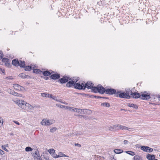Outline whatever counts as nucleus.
<instances>
[{
	"instance_id": "f257e3e1",
	"label": "nucleus",
	"mask_w": 160,
	"mask_h": 160,
	"mask_svg": "<svg viewBox=\"0 0 160 160\" xmlns=\"http://www.w3.org/2000/svg\"><path fill=\"white\" fill-rule=\"evenodd\" d=\"M15 102L20 107L24 110H32L33 108L32 105L22 100H17L15 101Z\"/></svg>"
},
{
	"instance_id": "f03ea898",
	"label": "nucleus",
	"mask_w": 160,
	"mask_h": 160,
	"mask_svg": "<svg viewBox=\"0 0 160 160\" xmlns=\"http://www.w3.org/2000/svg\"><path fill=\"white\" fill-rule=\"evenodd\" d=\"M130 89H125V92H122L121 91L117 92L115 96L116 97H119L122 98H126L129 99L131 98V96L129 95L130 94Z\"/></svg>"
},
{
	"instance_id": "7ed1b4c3",
	"label": "nucleus",
	"mask_w": 160,
	"mask_h": 160,
	"mask_svg": "<svg viewBox=\"0 0 160 160\" xmlns=\"http://www.w3.org/2000/svg\"><path fill=\"white\" fill-rule=\"evenodd\" d=\"M55 121L52 120H48L46 118L42 119L41 122V124L42 125L48 126L51 125L54 123Z\"/></svg>"
},
{
	"instance_id": "20e7f679",
	"label": "nucleus",
	"mask_w": 160,
	"mask_h": 160,
	"mask_svg": "<svg viewBox=\"0 0 160 160\" xmlns=\"http://www.w3.org/2000/svg\"><path fill=\"white\" fill-rule=\"evenodd\" d=\"M74 87L75 88L78 89L84 90L85 89L84 84L83 83H82L81 84L78 83H76L74 84Z\"/></svg>"
},
{
	"instance_id": "39448f33",
	"label": "nucleus",
	"mask_w": 160,
	"mask_h": 160,
	"mask_svg": "<svg viewBox=\"0 0 160 160\" xmlns=\"http://www.w3.org/2000/svg\"><path fill=\"white\" fill-rule=\"evenodd\" d=\"M141 149L144 152H151L153 151V149L148 146H141Z\"/></svg>"
},
{
	"instance_id": "423d86ee",
	"label": "nucleus",
	"mask_w": 160,
	"mask_h": 160,
	"mask_svg": "<svg viewBox=\"0 0 160 160\" xmlns=\"http://www.w3.org/2000/svg\"><path fill=\"white\" fill-rule=\"evenodd\" d=\"M32 156L36 160H42L39 155V152L38 149H36L34 153L33 154Z\"/></svg>"
},
{
	"instance_id": "0eeeda50",
	"label": "nucleus",
	"mask_w": 160,
	"mask_h": 160,
	"mask_svg": "<svg viewBox=\"0 0 160 160\" xmlns=\"http://www.w3.org/2000/svg\"><path fill=\"white\" fill-rule=\"evenodd\" d=\"M141 98L142 100H148L150 98V94L144 92L141 95Z\"/></svg>"
},
{
	"instance_id": "6e6552de",
	"label": "nucleus",
	"mask_w": 160,
	"mask_h": 160,
	"mask_svg": "<svg viewBox=\"0 0 160 160\" xmlns=\"http://www.w3.org/2000/svg\"><path fill=\"white\" fill-rule=\"evenodd\" d=\"M130 94L131 95V97L134 98H141V94L140 93L137 92H132V91L130 90Z\"/></svg>"
},
{
	"instance_id": "1a4fd4ad",
	"label": "nucleus",
	"mask_w": 160,
	"mask_h": 160,
	"mask_svg": "<svg viewBox=\"0 0 160 160\" xmlns=\"http://www.w3.org/2000/svg\"><path fill=\"white\" fill-rule=\"evenodd\" d=\"M70 80V77L67 76H64L62 78L58 80V81L61 83H64Z\"/></svg>"
},
{
	"instance_id": "9d476101",
	"label": "nucleus",
	"mask_w": 160,
	"mask_h": 160,
	"mask_svg": "<svg viewBox=\"0 0 160 160\" xmlns=\"http://www.w3.org/2000/svg\"><path fill=\"white\" fill-rule=\"evenodd\" d=\"M116 90L113 88H109L106 89V93L109 95H112L116 93Z\"/></svg>"
},
{
	"instance_id": "9b49d317",
	"label": "nucleus",
	"mask_w": 160,
	"mask_h": 160,
	"mask_svg": "<svg viewBox=\"0 0 160 160\" xmlns=\"http://www.w3.org/2000/svg\"><path fill=\"white\" fill-rule=\"evenodd\" d=\"M88 111H90L89 110L87 109H81L77 108L76 112H77L79 114H86Z\"/></svg>"
},
{
	"instance_id": "f8f14e48",
	"label": "nucleus",
	"mask_w": 160,
	"mask_h": 160,
	"mask_svg": "<svg viewBox=\"0 0 160 160\" xmlns=\"http://www.w3.org/2000/svg\"><path fill=\"white\" fill-rule=\"evenodd\" d=\"M98 92L100 94L106 93V89L101 85H98Z\"/></svg>"
},
{
	"instance_id": "ddd939ff",
	"label": "nucleus",
	"mask_w": 160,
	"mask_h": 160,
	"mask_svg": "<svg viewBox=\"0 0 160 160\" xmlns=\"http://www.w3.org/2000/svg\"><path fill=\"white\" fill-rule=\"evenodd\" d=\"M93 86V84L91 82H88L86 84H84L85 88H87L88 89H91Z\"/></svg>"
},
{
	"instance_id": "4468645a",
	"label": "nucleus",
	"mask_w": 160,
	"mask_h": 160,
	"mask_svg": "<svg viewBox=\"0 0 160 160\" xmlns=\"http://www.w3.org/2000/svg\"><path fill=\"white\" fill-rule=\"evenodd\" d=\"M13 87L14 89L17 90H22L23 87L18 84H14L13 85Z\"/></svg>"
},
{
	"instance_id": "2eb2a0df",
	"label": "nucleus",
	"mask_w": 160,
	"mask_h": 160,
	"mask_svg": "<svg viewBox=\"0 0 160 160\" xmlns=\"http://www.w3.org/2000/svg\"><path fill=\"white\" fill-rule=\"evenodd\" d=\"M18 59H14L12 60V64L16 67H18L20 65Z\"/></svg>"
},
{
	"instance_id": "dca6fc26",
	"label": "nucleus",
	"mask_w": 160,
	"mask_h": 160,
	"mask_svg": "<svg viewBox=\"0 0 160 160\" xmlns=\"http://www.w3.org/2000/svg\"><path fill=\"white\" fill-rule=\"evenodd\" d=\"M147 158L149 160H153L155 158V155L153 154H150L147 153L146 156Z\"/></svg>"
},
{
	"instance_id": "f3484780",
	"label": "nucleus",
	"mask_w": 160,
	"mask_h": 160,
	"mask_svg": "<svg viewBox=\"0 0 160 160\" xmlns=\"http://www.w3.org/2000/svg\"><path fill=\"white\" fill-rule=\"evenodd\" d=\"M60 77V75L59 74H53L51 75L50 76L51 79L54 80L58 79Z\"/></svg>"
},
{
	"instance_id": "a211bd4d",
	"label": "nucleus",
	"mask_w": 160,
	"mask_h": 160,
	"mask_svg": "<svg viewBox=\"0 0 160 160\" xmlns=\"http://www.w3.org/2000/svg\"><path fill=\"white\" fill-rule=\"evenodd\" d=\"M120 129H121L122 130H127L129 131H131L132 129V128H128L125 126H123L122 125H120Z\"/></svg>"
},
{
	"instance_id": "6ab92c4d",
	"label": "nucleus",
	"mask_w": 160,
	"mask_h": 160,
	"mask_svg": "<svg viewBox=\"0 0 160 160\" xmlns=\"http://www.w3.org/2000/svg\"><path fill=\"white\" fill-rule=\"evenodd\" d=\"M73 82L72 80L69 81L66 84V86L68 87H71L73 86H74Z\"/></svg>"
},
{
	"instance_id": "aec40b11",
	"label": "nucleus",
	"mask_w": 160,
	"mask_h": 160,
	"mask_svg": "<svg viewBox=\"0 0 160 160\" xmlns=\"http://www.w3.org/2000/svg\"><path fill=\"white\" fill-rule=\"evenodd\" d=\"M91 89L92 91L94 92V93H96L98 92V85L96 87H93V86Z\"/></svg>"
},
{
	"instance_id": "412c9836",
	"label": "nucleus",
	"mask_w": 160,
	"mask_h": 160,
	"mask_svg": "<svg viewBox=\"0 0 160 160\" xmlns=\"http://www.w3.org/2000/svg\"><path fill=\"white\" fill-rule=\"evenodd\" d=\"M120 124H116L114 125H113V126L112 128L115 130H119L120 129Z\"/></svg>"
},
{
	"instance_id": "4be33fe9",
	"label": "nucleus",
	"mask_w": 160,
	"mask_h": 160,
	"mask_svg": "<svg viewBox=\"0 0 160 160\" xmlns=\"http://www.w3.org/2000/svg\"><path fill=\"white\" fill-rule=\"evenodd\" d=\"M19 66L21 68H24L25 66V62L24 61L20 60L19 62Z\"/></svg>"
},
{
	"instance_id": "5701e85b",
	"label": "nucleus",
	"mask_w": 160,
	"mask_h": 160,
	"mask_svg": "<svg viewBox=\"0 0 160 160\" xmlns=\"http://www.w3.org/2000/svg\"><path fill=\"white\" fill-rule=\"evenodd\" d=\"M114 152L115 153L118 154L121 153L122 152H123V151L122 149H116L114 150Z\"/></svg>"
},
{
	"instance_id": "b1692460",
	"label": "nucleus",
	"mask_w": 160,
	"mask_h": 160,
	"mask_svg": "<svg viewBox=\"0 0 160 160\" xmlns=\"http://www.w3.org/2000/svg\"><path fill=\"white\" fill-rule=\"evenodd\" d=\"M128 106L130 107H132L135 109H137L138 108V106L137 105L132 103H129Z\"/></svg>"
},
{
	"instance_id": "393cba45",
	"label": "nucleus",
	"mask_w": 160,
	"mask_h": 160,
	"mask_svg": "<svg viewBox=\"0 0 160 160\" xmlns=\"http://www.w3.org/2000/svg\"><path fill=\"white\" fill-rule=\"evenodd\" d=\"M43 75L44 76H49L51 75V73L48 71H46L42 72Z\"/></svg>"
},
{
	"instance_id": "a878e982",
	"label": "nucleus",
	"mask_w": 160,
	"mask_h": 160,
	"mask_svg": "<svg viewBox=\"0 0 160 160\" xmlns=\"http://www.w3.org/2000/svg\"><path fill=\"white\" fill-rule=\"evenodd\" d=\"M133 160H142V158L138 155H135L133 158Z\"/></svg>"
},
{
	"instance_id": "bb28decb",
	"label": "nucleus",
	"mask_w": 160,
	"mask_h": 160,
	"mask_svg": "<svg viewBox=\"0 0 160 160\" xmlns=\"http://www.w3.org/2000/svg\"><path fill=\"white\" fill-rule=\"evenodd\" d=\"M33 72L37 74H40L42 72V71L40 69H33Z\"/></svg>"
},
{
	"instance_id": "cd10ccee",
	"label": "nucleus",
	"mask_w": 160,
	"mask_h": 160,
	"mask_svg": "<svg viewBox=\"0 0 160 160\" xmlns=\"http://www.w3.org/2000/svg\"><path fill=\"white\" fill-rule=\"evenodd\" d=\"M79 80V78H77L76 79V78L73 77V78H70V80H72L74 83H76V82Z\"/></svg>"
},
{
	"instance_id": "c85d7f7f",
	"label": "nucleus",
	"mask_w": 160,
	"mask_h": 160,
	"mask_svg": "<svg viewBox=\"0 0 160 160\" xmlns=\"http://www.w3.org/2000/svg\"><path fill=\"white\" fill-rule=\"evenodd\" d=\"M101 105L106 107H109L110 106V104L108 102H104L101 104Z\"/></svg>"
},
{
	"instance_id": "c756f323",
	"label": "nucleus",
	"mask_w": 160,
	"mask_h": 160,
	"mask_svg": "<svg viewBox=\"0 0 160 160\" xmlns=\"http://www.w3.org/2000/svg\"><path fill=\"white\" fill-rule=\"evenodd\" d=\"M26 71H30L32 69V67L29 66H25L23 68Z\"/></svg>"
},
{
	"instance_id": "7c9ffc66",
	"label": "nucleus",
	"mask_w": 160,
	"mask_h": 160,
	"mask_svg": "<svg viewBox=\"0 0 160 160\" xmlns=\"http://www.w3.org/2000/svg\"><path fill=\"white\" fill-rule=\"evenodd\" d=\"M19 76L21 77L22 78H27V77L28 76V75H26L24 73H22L19 74Z\"/></svg>"
},
{
	"instance_id": "2f4dec72",
	"label": "nucleus",
	"mask_w": 160,
	"mask_h": 160,
	"mask_svg": "<svg viewBox=\"0 0 160 160\" xmlns=\"http://www.w3.org/2000/svg\"><path fill=\"white\" fill-rule=\"evenodd\" d=\"M12 94L16 96H21V94L15 92L14 90L12 91Z\"/></svg>"
},
{
	"instance_id": "473e14b6",
	"label": "nucleus",
	"mask_w": 160,
	"mask_h": 160,
	"mask_svg": "<svg viewBox=\"0 0 160 160\" xmlns=\"http://www.w3.org/2000/svg\"><path fill=\"white\" fill-rule=\"evenodd\" d=\"M125 152L127 153L129 155H131L132 156H133L135 155V153L134 152H133L132 151H126Z\"/></svg>"
},
{
	"instance_id": "72a5a7b5",
	"label": "nucleus",
	"mask_w": 160,
	"mask_h": 160,
	"mask_svg": "<svg viewBox=\"0 0 160 160\" xmlns=\"http://www.w3.org/2000/svg\"><path fill=\"white\" fill-rule=\"evenodd\" d=\"M48 151L52 156H53L55 153V151L53 149H50L48 150Z\"/></svg>"
},
{
	"instance_id": "f704fd0d",
	"label": "nucleus",
	"mask_w": 160,
	"mask_h": 160,
	"mask_svg": "<svg viewBox=\"0 0 160 160\" xmlns=\"http://www.w3.org/2000/svg\"><path fill=\"white\" fill-rule=\"evenodd\" d=\"M58 157H67L68 156L66 155L65 154L62 153L61 152H59L58 153Z\"/></svg>"
},
{
	"instance_id": "c9c22d12",
	"label": "nucleus",
	"mask_w": 160,
	"mask_h": 160,
	"mask_svg": "<svg viewBox=\"0 0 160 160\" xmlns=\"http://www.w3.org/2000/svg\"><path fill=\"white\" fill-rule=\"evenodd\" d=\"M32 149L29 147H26L25 148V151L27 152H29L32 151Z\"/></svg>"
},
{
	"instance_id": "e433bc0d",
	"label": "nucleus",
	"mask_w": 160,
	"mask_h": 160,
	"mask_svg": "<svg viewBox=\"0 0 160 160\" xmlns=\"http://www.w3.org/2000/svg\"><path fill=\"white\" fill-rule=\"evenodd\" d=\"M49 95V93H42L41 96L42 97H47L48 98V96Z\"/></svg>"
},
{
	"instance_id": "4c0bfd02",
	"label": "nucleus",
	"mask_w": 160,
	"mask_h": 160,
	"mask_svg": "<svg viewBox=\"0 0 160 160\" xmlns=\"http://www.w3.org/2000/svg\"><path fill=\"white\" fill-rule=\"evenodd\" d=\"M9 59L5 58H2V62L5 63H6V62H9Z\"/></svg>"
},
{
	"instance_id": "58836bf2",
	"label": "nucleus",
	"mask_w": 160,
	"mask_h": 160,
	"mask_svg": "<svg viewBox=\"0 0 160 160\" xmlns=\"http://www.w3.org/2000/svg\"><path fill=\"white\" fill-rule=\"evenodd\" d=\"M57 129L56 128L53 127L50 129V132H55Z\"/></svg>"
},
{
	"instance_id": "ea45409f",
	"label": "nucleus",
	"mask_w": 160,
	"mask_h": 160,
	"mask_svg": "<svg viewBox=\"0 0 160 160\" xmlns=\"http://www.w3.org/2000/svg\"><path fill=\"white\" fill-rule=\"evenodd\" d=\"M0 73L5 74V70L2 68H0Z\"/></svg>"
},
{
	"instance_id": "a19ab883",
	"label": "nucleus",
	"mask_w": 160,
	"mask_h": 160,
	"mask_svg": "<svg viewBox=\"0 0 160 160\" xmlns=\"http://www.w3.org/2000/svg\"><path fill=\"white\" fill-rule=\"evenodd\" d=\"M13 90H11L10 88H8L7 89L6 91L9 93L11 94L12 93V91Z\"/></svg>"
},
{
	"instance_id": "79ce46f5",
	"label": "nucleus",
	"mask_w": 160,
	"mask_h": 160,
	"mask_svg": "<svg viewBox=\"0 0 160 160\" xmlns=\"http://www.w3.org/2000/svg\"><path fill=\"white\" fill-rule=\"evenodd\" d=\"M3 122V119L0 117V127L1 126Z\"/></svg>"
},
{
	"instance_id": "37998d69",
	"label": "nucleus",
	"mask_w": 160,
	"mask_h": 160,
	"mask_svg": "<svg viewBox=\"0 0 160 160\" xmlns=\"http://www.w3.org/2000/svg\"><path fill=\"white\" fill-rule=\"evenodd\" d=\"M3 57V54L2 52L0 51V60Z\"/></svg>"
},
{
	"instance_id": "c03bdc74",
	"label": "nucleus",
	"mask_w": 160,
	"mask_h": 160,
	"mask_svg": "<svg viewBox=\"0 0 160 160\" xmlns=\"http://www.w3.org/2000/svg\"><path fill=\"white\" fill-rule=\"evenodd\" d=\"M56 105L57 106H58L59 107H60L61 108H62L65 107V106H64L62 105H60V104L58 105V104H56Z\"/></svg>"
},
{
	"instance_id": "a18cd8bd",
	"label": "nucleus",
	"mask_w": 160,
	"mask_h": 160,
	"mask_svg": "<svg viewBox=\"0 0 160 160\" xmlns=\"http://www.w3.org/2000/svg\"><path fill=\"white\" fill-rule=\"evenodd\" d=\"M82 132H77L75 133V134H74L73 135H72L73 136L74 135L78 136L82 134Z\"/></svg>"
},
{
	"instance_id": "49530a36",
	"label": "nucleus",
	"mask_w": 160,
	"mask_h": 160,
	"mask_svg": "<svg viewBox=\"0 0 160 160\" xmlns=\"http://www.w3.org/2000/svg\"><path fill=\"white\" fill-rule=\"evenodd\" d=\"M52 99L57 101L58 98L55 96H53L52 97Z\"/></svg>"
},
{
	"instance_id": "de8ad7c7",
	"label": "nucleus",
	"mask_w": 160,
	"mask_h": 160,
	"mask_svg": "<svg viewBox=\"0 0 160 160\" xmlns=\"http://www.w3.org/2000/svg\"><path fill=\"white\" fill-rule=\"evenodd\" d=\"M93 97H94L95 98H104V97H102L100 96H93Z\"/></svg>"
},
{
	"instance_id": "09e8293b",
	"label": "nucleus",
	"mask_w": 160,
	"mask_h": 160,
	"mask_svg": "<svg viewBox=\"0 0 160 160\" xmlns=\"http://www.w3.org/2000/svg\"><path fill=\"white\" fill-rule=\"evenodd\" d=\"M5 65L7 67H9L10 66V63L9 62H7L5 63Z\"/></svg>"
},
{
	"instance_id": "8fccbe9b",
	"label": "nucleus",
	"mask_w": 160,
	"mask_h": 160,
	"mask_svg": "<svg viewBox=\"0 0 160 160\" xmlns=\"http://www.w3.org/2000/svg\"><path fill=\"white\" fill-rule=\"evenodd\" d=\"M52 157L54 158H57L59 157H58V155L56 154L55 153L52 156Z\"/></svg>"
},
{
	"instance_id": "3c124183",
	"label": "nucleus",
	"mask_w": 160,
	"mask_h": 160,
	"mask_svg": "<svg viewBox=\"0 0 160 160\" xmlns=\"http://www.w3.org/2000/svg\"><path fill=\"white\" fill-rule=\"evenodd\" d=\"M2 148L7 152H9V151L7 149H6L5 147H2Z\"/></svg>"
},
{
	"instance_id": "603ef678",
	"label": "nucleus",
	"mask_w": 160,
	"mask_h": 160,
	"mask_svg": "<svg viewBox=\"0 0 160 160\" xmlns=\"http://www.w3.org/2000/svg\"><path fill=\"white\" fill-rule=\"evenodd\" d=\"M4 153V152L2 150L0 149V154L3 155Z\"/></svg>"
},
{
	"instance_id": "864d4df0",
	"label": "nucleus",
	"mask_w": 160,
	"mask_h": 160,
	"mask_svg": "<svg viewBox=\"0 0 160 160\" xmlns=\"http://www.w3.org/2000/svg\"><path fill=\"white\" fill-rule=\"evenodd\" d=\"M77 108H72V110H71L72 111H73L75 112H76V111L77 110Z\"/></svg>"
},
{
	"instance_id": "5fc2aeb1",
	"label": "nucleus",
	"mask_w": 160,
	"mask_h": 160,
	"mask_svg": "<svg viewBox=\"0 0 160 160\" xmlns=\"http://www.w3.org/2000/svg\"><path fill=\"white\" fill-rule=\"evenodd\" d=\"M75 146H77L78 147H81V145L78 143H75Z\"/></svg>"
},
{
	"instance_id": "6e6d98bb",
	"label": "nucleus",
	"mask_w": 160,
	"mask_h": 160,
	"mask_svg": "<svg viewBox=\"0 0 160 160\" xmlns=\"http://www.w3.org/2000/svg\"><path fill=\"white\" fill-rule=\"evenodd\" d=\"M8 147V144H6V145H3L2 146V147Z\"/></svg>"
},
{
	"instance_id": "4d7b16f0",
	"label": "nucleus",
	"mask_w": 160,
	"mask_h": 160,
	"mask_svg": "<svg viewBox=\"0 0 160 160\" xmlns=\"http://www.w3.org/2000/svg\"><path fill=\"white\" fill-rule=\"evenodd\" d=\"M57 101L58 102H61V103H64V104H65V103H63V102H62V100H61V99H58V100Z\"/></svg>"
},
{
	"instance_id": "13d9d810",
	"label": "nucleus",
	"mask_w": 160,
	"mask_h": 160,
	"mask_svg": "<svg viewBox=\"0 0 160 160\" xmlns=\"http://www.w3.org/2000/svg\"><path fill=\"white\" fill-rule=\"evenodd\" d=\"M128 143V141L127 140H125L124 141V144H126Z\"/></svg>"
},
{
	"instance_id": "bf43d9fd",
	"label": "nucleus",
	"mask_w": 160,
	"mask_h": 160,
	"mask_svg": "<svg viewBox=\"0 0 160 160\" xmlns=\"http://www.w3.org/2000/svg\"><path fill=\"white\" fill-rule=\"evenodd\" d=\"M13 122L15 123H16V124L18 125H19L20 124V123H19L18 122V121H13Z\"/></svg>"
},
{
	"instance_id": "052dcab7",
	"label": "nucleus",
	"mask_w": 160,
	"mask_h": 160,
	"mask_svg": "<svg viewBox=\"0 0 160 160\" xmlns=\"http://www.w3.org/2000/svg\"><path fill=\"white\" fill-rule=\"evenodd\" d=\"M53 96L51 94H49V95L48 96V98H52V97H53Z\"/></svg>"
},
{
	"instance_id": "680f3d73",
	"label": "nucleus",
	"mask_w": 160,
	"mask_h": 160,
	"mask_svg": "<svg viewBox=\"0 0 160 160\" xmlns=\"http://www.w3.org/2000/svg\"><path fill=\"white\" fill-rule=\"evenodd\" d=\"M7 78L8 79H9V80H10V79H12V77H7L6 78Z\"/></svg>"
},
{
	"instance_id": "e2e57ef3",
	"label": "nucleus",
	"mask_w": 160,
	"mask_h": 160,
	"mask_svg": "<svg viewBox=\"0 0 160 160\" xmlns=\"http://www.w3.org/2000/svg\"><path fill=\"white\" fill-rule=\"evenodd\" d=\"M72 107H69L68 108V109L70 111H71V110L72 109Z\"/></svg>"
},
{
	"instance_id": "0e129e2a",
	"label": "nucleus",
	"mask_w": 160,
	"mask_h": 160,
	"mask_svg": "<svg viewBox=\"0 0 160 160\" xmlns=\"http://www.w3.org/2000/svg\"><path fill=\"white\" fill-rule=\"evenodd\" d=\"M69 106H65V107L64 108H65L66 109H68V108H69Z\"/></svg>"
},
{
	"instance_id": "69168bd1",
	"label": "nucleus",
	"mask_w": 160,
	"mask_h": 160,
	"mask_svg": "<svg viewBox=\"0 0 160 160\" xmlns=\"http://www.w3.org/2000/svg\"><path fill=\"white\" fill-rule=\"evenodd\" d=\"M44 78V79L45 80H48V77H45Z\"/></svg>"
},
{
	"instance_id": "338daca9",
	"label": "nucleus",
	"mask_w": 160,
	"mask_h": 160,
	"mask_svg": "<svg viewBox=\"0 0 160 160\" xmlns=\"http://www.w3.org/2000/svg\"><path fill=\"white\" fill-rule=\"evenodd\" d=\"M153 160H158L157 159H154Z\"/></svg>"
},
{
	"instance_id": "774afa93",
	"label": "nucleus",
	"mask_w": 160,
	"mask_h": 160,
	"mask_svg": "<svg viewBox=\"0 0 160 160\" xmlns=\"http://www.w3.org/2000/svg\"><path fill=\"white\" fill-rule=\"evenodd\" d=\"M71 135H72V134H71V133H70V136H71Z\"/></svg>"
}]
</instances>
